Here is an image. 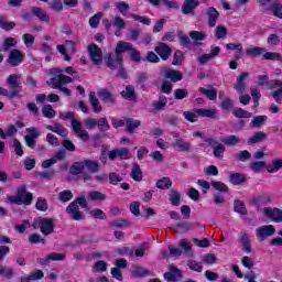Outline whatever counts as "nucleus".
<instances>
[{
    "label": "nucleus",
    "instance_id": "nucleus-1",
    "mask_svg": "<svg viewBox=\"0 0 282 282\" xmlns=\"http://www.w3.org/2000/svg\"><path fill=\"white\" fill-rule=\"evenodd\" d=\"M258 85L259 87H268V89H278L272 93V98L275 102L281 104L282 101V82L279 79H272L268 77V75H259L258 76Z\"/></svg>",
    "mask_w": 282,
    "mask_h": 282
},
{
    "label": "nucleus",
    "instance_id": "nucleus-2",
    "mask_svg": "<svg viewBox=\"0 0 282 282\" xmlns=\"http://www.w3.org/2000/svg\"><path fill=\"white\" fill-rule=\"evenodd\" d=\"M79 206L82 208H87L88 203L85 195L77 197L66 207V213L70 215V219H74V221H80L82 219H85V214L80 212Z\"/></svg>",
    "mask_w": 282,
    "mask_h": 282
},
{
    "label": "nucleus",
    "instance_id": "nucleus-3",
    "mask_svg": "<svg viewBox=\"0 0 282 282\" xmlns=\"http://www.w3.org/2000/svg\"><path fill=\"white\" fill-rule=\"evenodd\" d=\"M8 200L10 202V204H17L18 206H21V204L30 206L34 200V196L32 195V193L28 192V186H25V184H22L18 187L17 195L9 196Z\"/></svg>",
    "mask_w": 282,
    "mask_h": 282
},
{
    "label": "nucleus",
    "instance_id": "nucleus-4",
    "mask_svg": "<svg viewBox=\"0 0 282 282\" xmlns=\"http://www.w3.org/2000/svg\"><path fill=\"white\" fill-rule=\"evenodd\" d=\"M6 83L9 87L6 97L10 98V100H13V98H18L23 89V85L21 84V75L11 74L8 76Z\"/></svg>",
    "mask_w": 282,
    "mask_h": 282
},
{
    "label": "nucleus",
    "instance_id": "nucleus-5",
    "mask_svg": "<svg viewBox=\"0 0 282 282\" xmlns=\"http://www.w3.org/2000/svg\"><path fill=\"white\" fill-rule=\"evenodd\" d=\"M105 63L109 69L117 70V78H122V80H127V69L122 65V59H116L113 53H108L105 56Z\"/></svg>",
    "mask_w": 282,
    "mask_h": 282
},
{
    "label": "nucleus",
    "instance_id": "nucleus-6",
    "mask_svg": "<svg viewBox=\"0 0 282 282\" xmlns=\"http://www.w3.org/2000/svg\"><path fill=\"white\" fill-rule=\"evenodd\" d=\"M55 224L56 220L54 218L37 217L32 223V228H34V230L40 229L42 235H44V237H47L48 235H52V232H54Z\"/></svg>",
    "mask_w": 282,
    "mask_h": 282
},
{
    "label": "nucleus",
    "instance_id": "nucleus-7",
    "mask_svg": "<svg viewBox=\"0 0 282 282\" xmlns=\"http://www.w3.org/2000/svg\"><path fill=\"white\" fill-rule=\"evenodd\" d=\"M26 135L24 142L29 149H36V140L41 138V131L36 127L26 128Z\"/></svg>",
    "mask_w": 282,
    "mask_h": 282
},
{
    "label": "nucleus",
    "instance_id": "nucleus-8",
    "mask_svg": "<svg viewBox=\"0 0 282 282\" xmlns=\"http://www.w3.org/2000/svg\"><path fill=\"white\" fill-rule=\"evenodd\" d=\"M205 142H207L208 147L213 148L214 156H216L218 160L224 159V153H226V145L219 143V141L213 138L205 139Z\"/></svg>",
    "mask_w": 282,
    "mask_h": 282
},
{
    "label": "nucleus",
    "instance_id": "nucleus-9",
    "mask_svg": "<svg viewBox=\"0 0 282 282\" xmlns=\"http://www.w3.org/2000/svg\"><path fill=\"white\" fill-rule=\"evenodd\" d=\"M275 234H276V229L272 225H264L256 229V235L259 241H265L268 237H272V235H275Z\"/></svg>",
    "mask_w": 282,
    "mask_h": 282
},
{
    "label": "nucleus",
    "instance_id": "nucleus-10",
    "mask_svg": "<svg viewBox=\"0 0 282 282\" xmlns=\"http://www.w3.org/2000/svg\"><path fill=\"white\" fill-rule=\"evenodd\" d=\"M132 47L133 44L124 41H119L115 48V54H112L115 61H123L122 54H124V52H131Z\"/></svg>",
    "mask_w": 282,
    "mask_h": 282
},
{
    "label": "nucleus",
    "instance_id": "nucleus-11",
    "mask_svg": "<svg viewBox=\"0 0 282 282\" xmlns=\"http://www.w3.org/2000/svg\"><path fill=\"white\" fill-rule=\"evenodd\" d=\"M88 52L94 65H102V50L100 47L93 43L88 46Z\"/></svg>",
    "mask_w": 282,
    "mask_h": 282
},
{
    "label": "nucleus",
    "instance_id": "nucleus-12",
    "mask_svg": "<svg viewBox=\"0 0 282 282\" xmlns=\"http://www.w3.org/2000/svg\"><path fill=\"white\" fill-rule=\"evenodd\" d=\"M171 147L174 149V151H181L183 153H189V151L193 150V144H191V142L186 141L184 138L175 139Z\"/></svg>",
    "mask_w": 282,
    "mask_h": 282
},
{
    "label": "nucleus",
    "instance_id": "nucleus-13",
    "mask_svg": "<svg viewBox=\"0 0 282 282\" xmlns=\"http://www.w3.org/2000/svg\"><path fill=\"white\" fill-rule=\"evenodd\" d=\"M23 58H25V54H23L21 51L14 48L10 52L8 57V63L11 65V67H17L23 63Z\"/></svg>",
    "mask_w": 282,
    "mask_h": 282
},
{
    "label": "nucleus",
    "instance_id": "nucleus-14",
    "mask_svg": "<svg viewBox=\"0 0 282 282\" xmlns=\"http://www.w3.org/2000/svg\"><path fill=\"white\" fill-rule=\"evenodd\" d=\"M263 215L268 217V219H272L275 224H281L282 221V210L279 208L264 207L262 210Z\"/></svg>",
    "mask_w": 282,
    "mask_h": 282
},
{
    "label": "nucleus",
    "instance_id": "nucleus-15",
    "mask_svg": "<svg viewBox=\"0 0 282 282\" xmlns=\"http://www.w3.org/2000/svg\"><path fill=\"white\" fill-rule=\"evenodd\" d=\"M164 279L169 282H177L182 281L184 275L182 274V270L177 269L175 265H171L170 271L164 273Z\"/></svg>",
    "mask_w": 282,
    "mask_h": 282
},
{
    "label": "nucleus",
    "instance_id": "nucleus-16",
    "mask_svg": "<svg viewBox=\"0 0 282 282\" xmlns=\"http://www.w3.org/2000/svg\"><path fill=\"white\" fill-rule=\"evenodd\" d=\"M154 52L162 58V61H169L171 58V54H173V50L165 43H160L155 48Z\"/></svg>",
    "mask_w": 282,
    "mask_h": 282
},
{
    "label": "nucleus",
    "instance_id": "nucleus-17",
    "mask_svg": "<svg viewBox=\"0 0 282 282\" xmlns=\"http://www.w3.org/2000/svg\"><path fill=\"white\" fill-rule=\"evenodd\" d=\"M270 202H272V198L270 197V195L264 194V195L253 197L250 204L251 206H256V208L260 210L261 206H265L267 204H270Z\"/></svg>",
    "mask_w": 282,
    "mask_h": 282
},
{
    "label": "nucleus",
    "instance_id": "nucleus-18",
    "mask_svg": "<svg viewBox=\"0 0 282 282\" xmlns=\"http://www.w3.org/2000/svg\"><path fill=\"white\" fill-rule=\"evenodd\" d=\"M124 100H130L131 102H138V94L135 88L131 85L126 86L124 90L120 93Z\"/></svg>",
    "mask_w": 282,
    "mask_h": 282
},
{
    "label": "nucleus",
    "instance_id": "nucleus-19",
    "mask_svg": "<svg viewBox=\"0 0 282 282\" xmlns=\"http://www.w3.org/2000/svg\"><path fill=\"white\" fill-rule=\"evenodd\" d=\"M250 77V73H241L238 78L236 84L234 85V89L238 91V94H243L246 91V79Z\"/></svg>",
    "mask_w": 282,
    "mask_h": 282
},
{
    "label": "nucleus",
    "instance_id": "nucleus-20",
    "mask_svg": "<svg viewBox=\"0 0 282 282\" xmlns=\"http://www.w3.org/2000/svg\"><path fill=\"white\" fill-rule=\"evenodd\" d=\"M219 52H221V48L219 46H216L212 50L209 54H203L202 56H198L197 61L200 65H206L208 61L217 58V56H219Z\"/></svg>",
    "mask_w": 282,
    "mask_h": 282
},
{
    "label": "nucleus",
    "instance_id": "nucleus-21",
    "mask_svg": "<svg viewBox=\"0 0 282 282\" xmlns=\"http://www.w3.org/2000/svg\"><path fill=\"white\" fill-rule=\"evenodd\" d=\"M199 6V0H185L182 6L183 14H193L195 8Z\"/></svg>",
    "mask_w": 282,
    "mask_h": 282
},
{
    "label": "nucleus",
    "instance_id": "nucleus-22",
    "mask_svg": "<svg viewBox=\"0 0 282 282\" xmlns=\"http://www.w3.org/2000/svg\"><path fill=\"white\" fill-rule=\"evenodd\" d=\"M31 12L33 17L39 18L42 23H50V15L45 10L41 9L40 7H32Z\"/></svg>",
    "mask_w": 282,
    "mask_h": 282
},
{
    "label": "nucleus",
    "instance_id": "nucleus-23",
    "mask_svg": "<svg viewBox=\"0 0 282 282\" xmlns=\"http://www.w3.org/2000/svg\"><path fill=\"white\" fill-rule=\"evenodd\" d=\"M98 97L102 102L111 105L116 104V97H113V94H111V91H109L107 88H101L98 91Z\"/></svg>",
    "mask_w": 282,
    "mask_h": 282
},
{
    "label": "nucleus",
    "instance_id": "nucleus-24",
    "mask_svg": "<svg viewBox=\"0 0 282 282\" xmlns=\"http://www.w3.org/2000/svg\"><path fill=\"white\" fill-rule=\"evenodd\" d=\"M208 18V25L209 28H215L217 25V19H219V11L214 7H209L206 11Z\"/></svg>",
    "mask_w": 282,
    "mask_h": 282
},
{
    "label": "nucleus",
    "instance_id": "nucleus-25",
    "mask_svg": "<svg viewBox=\"0 0 282 282\" xmlns=\"http://www.w3.org/2000/svg\"><path fill=\"white\" fill-rule=\"evenodd\" d=\"M198 91L203 94V96H206L208 100H217V88H214L213 85H208L206 88H199Z\"/></svg>",
    "mask_w": 282,
    "mask_h": 282
},
{
    "label": "nucleus",
    "instance_id": "nucleus-26",
    "mask_svg": "<svg viewBox=\"0 0 282 282\" xmlns=\"http://www.w3.org/2000/svg\"><path fill=\"white\" fill-rule=\"evenodd\" d=\"M130 177L134 182H142L144 174L142 173V169H140V164L133 163L132 164V170L130 172Z\"/></svg>",
    "mask_w": 282,
    "mask_h": 282
},
{
    "label": "nucleus",
    "instance_id": "nucleus-27",
    "mask_svg": "<svg viewBox=\"0 0 282 282\" xmlns=\"http://www.w3.org/2000/svg\"><path fill=\"white\" fill-rule=\"evenodd\" d=\"M89 104L95 113H100V111H102V105H100V100L96 97V91L89 93Z\"/></svg>",
    "mask_w": 282,
    "mask_h": 282
},
{
    "label": "nucleus",
    "instance_id": "nucleus-28",
    "mask_svg": "<svg viewBox=\"0 0 282 282\" xmlns=\"http://www.w3.org/2000/svg\"><path fill=\"white\" fill-rule=\"evenodd\" d=\"M165 78H169L172 83H180L184 78V75L180 70L169 68L165 70Z\"/></svg>",
    "mask_w": 282,
    "mask_h": 282
},
{
    "label": "nucleus",
    "instance_id": "nucleus-29",
    "mask_svg": "<svg viewBox=\"0 0 282 282\" xmlns=\"http://www.w3.org/2000/svg\"><path fill=\"white\" fill-rule=\"evenodd\" d=\"M230 184L234 186H241V184H246V174L243 173H231L229 175Z\"/></svg>",
    "mask_w": 282,
    "mask_h": 282
},
{
    "label": "nucleus",
    "instance_id": "nucleus-30",
    "mask_svg": "<svg viewBox=\"0 0 282 282\" xmlns=\"http://www.w3.org/2000/svg\"><path fill=\"white\" fill-rule=\"evenodd\" d=\"M131 274L135 279H142L143 276H149V274H151V271H149L144 267L133 265L131 270Z\"/></svg>",
    "mask_w": 282,
    "mask_h": 282
},
{
    "label": "nucleus",
    "instance_id": "nucleus-31",
    "mask_svg": "<svg viewBox=\"0 0 282 282\" xmlns=\"http://www.w3.org/2000/svg\"><path fill=\"white\" fill-rule=\"evenodd\" d=\"M196 113L198 115V118H214L217 119L218 112L217 109H196Z\"/></svg>",
    "mask_w": 282,
    "mask_h": 282
},
{
    "label": "nucleus",
    "instance_id": "nucleus-32",
    "mask_svg": "<svg viewBox=\"0 0 282 282\" xmlns=\"http://www.w3.org/2000/svg\"><path fill=\"white\" fill-rule=\"evenodd\" d=\"M142 122L140 120H135L133 118H127L126 119V131L128 133H135V129L140 127Z\"/></svg>",
    "mask_w": 282,
    "mask_h": 282
},
{
    "label": "nucleus",
    "instance_id": "nucleus-33",
    "mask_svg": "<svg viewBox=\"0 0 282 282\" xmlns=\"http://www.w3.org/2000/svg\"><path fill=\"white\" fill-rule=\"evenodd\" d=\"M263 140H268V134L263 131H258L251 138L248 139L247 144H257L259 142H263Z\"/></svg>",
    "mask_w": 282,
    "mask_h": 282
},
{
    "label": "nucleus",
    "instance_id": "nucleus-34",
    "mask_svg": "<svg viewBox=\"0 0 282 282\" xmlns=\"http://www.w3.org/2000/svg\"><path fill=\"white\" fill-rule=\"evenodd\" d=\"M47 131H53V133H57V135H62V138H67V129L63 127L61 123H55L54 126H46Z\"/></svg>",
    "mask_w": 282,
    "mask_h": 282
},
{
    "label": "nucleus",
    "instance_id": "nucleus-35",
    "mask_svg": "<svg viewBox=\"0 0 282 282\" xmlns=\"http://www.w3.org/2000/svg\"><path fill=\"white\" fill-rule=\"evenodd\" d=\"M90 202H105L107 199V194L98 191H90L87 195Z\"/></svg>",
    "mask_w": 282,
    "mask_h": 282
},
{
    "label": "nucleus",
    "instance_id": "nucleus-36",
    "mask_svg": "<svg viewBox=\"0 0 282 282\" xmlns=\"http://www.w3.org/2000/svg\"><path fill=\"white\" fill-rule=\"evenodd\" d=\"M268 121V116H256L249 123L251 129H259V127H263V123Z\"/></svg>",
    "mask_w": 282,
    "mask_h": 282
},
{
    "label": "nucleus",
    "instance_id": "nucleus-37",
    "mask_svg": "<svg viewBox=\"0 0 282 282\" xmlns=\"http://www.w3.org/2000/svg\"><path fill=\"white\" fill-rule=\"evenodd\" d=\"M173 186V181H171V177H162L159 181H156V188H160L161 191H169Z\"/></svg>",
    "mask_w": 282,
    "mask_h": 282
},
{
    "label": "nucleus",
    "instance_id": "nucleus-38",
    "mask_svg": "<svg viewBox=\"0 0 282 282\" xmlns=\"http://www.w3.org/2000/svg\"><path fill=\"white\" fill-rule=\"evenodd\" d=\"M246 54L247 56H251V58H259L261 54H265V48L259 46L247 48Z\"/></svg>",
    "mask_w": 282,
    "mask_h": 282
},
{
    "label": "nucleus",
    "instance_id": "nucleus-39",
    "mask_svg": "<svg viewBox=\"0 0 282 282\" xmlns=\"http://www.w3.org/2000/svg\"><path fill=\"white\" fill-rule=\"evenodd\" d=\"M282 169V159L273 160L270 164L267 165L268 173H278Z\"/></svg>",
    "mask_w": 282,
    "mask_h": 282
},
{
    "label": "nucleus",
    "instance_id": "nucleus-40",
    "mask_svg": "<svg viewBox=\"0 0 282 282\" xmlns=\"http://www.w3.org/2000/svg\"><path fill=\"white\" fill-rule=\"evenodd\" d=\"M234 212L238 215H248V209H246V204L242 200H234Z\"/></svg>",
    "mask_w": 282,
    "mask_h": 282
},
{
    "label": "nucleus",
    "instance_id": "nucleus-41",
    "mask_svg": "<svg viewBox=\"0 0 282 282\" xmlns=\"http://www.w3.org/2000/svg\"><path fill=\"white\" fill-rule=\"evenodd\" d=\"M84 169H87L90 173H98L100 171V165L96 161L86 160L83 161Z\"/></svg>",
    "mask_w": 282,
    "mask_h": 282
},
{
    "label": "nucleus",
    "instance_id": "nucleus-42",
    "mask_svg": "<svg viewBox=\"0 0 282 282\" xmlns=\"http://www.w3.org/2000/svg\"><path fill=\"white\" fill-rule=\"evenodd\" d=\"M6 15H0V28L6 32H10V30H14L17 28V23L6 21Z\"/></svg>",
    "mask_w": 282,
    "mask_h": 282
},
{
    "label": "nucleus",
    "instance_id": "nucleus-43",
    "mask_svg": "<svg viewBox=\"0 0 282 282\" xmlns=\"http://www.w3.org/2000/svg\"><path fill=\"white\" fill-rule=\"evenodd\" d=\"M85 171V165L83 162H75L69 167L70 175H80Z\"/></svg>",
    "mask_w": 282,
    "mask_h": 282
},
{
    "label": "nucleus",
    "instance_id": "nucleus-44",
    "mask_svg": "<svg viewBox=\"0 0 282 282\" xmlns=\"http://www.w3.org/2000/svg\"><path fill=\"white\" fill-rule=\"evenodd\" d=\"M240 243L245 252H252V247L250 246V238H248V235L240 234Z\"/></svg>",
    "mask_w": 282,
    "mask_h": 282
},
{
    "label": "nucleus",
    "instance_id": "nucleus-45",
    "mask_svg": "<svg viewBox=\"0 0 282 282\" xmlns=\"http://www.w3.org/2000/svg\"><path fill=\"white\" fill-rule=\"evenodd\" d=\"M110 226L112 228H129V226H131V221L127 220V219L119 218V219L112 220L110 223Z\"/></svg>",
    "mask_w": 282,
    "mask_h": 282
},
{
    "label": "nucleus",
    "instance_id": "nucleus-46",
    "mask_svg": "<svg viewBox=\"0 0 282 282\" xmlns=\"http://www.w3.org/2000/svg\"><path fill=\"white\" fill-rule=\"evenodd\" d=\"M42 113L44 118H48L50 120H52V118H56V110L52 108V105L43 106Z\"/></svg>",
    "mask_w": 282,
    "mask_h": 282
},
{
    "label": "nucleus",
    "instance_id": "nucleus-47",
    "mask_svg": "<svg viewBox=\"0 0 282 282\" xmlns=\"http://www.w3.org/2000/svg\"><path fill=\"white\" fill-rule=\"evenodd\" d=\"M48 87L52 89H59L63 86L61 74L52 77L48 82H46Z\"/></svg>",
    "mask_w": 282,
    "mask_h": 282
},
{
    "label": "nucleus",
    "instance_id": "nucleus-48",
    "mask_svg": "<svg viewBox=\"0 0 282 282\" xmlns=\"http://www.w3.org/2000/svg\"><path fill=\"white\" fill-rule=\"evenodd\" d=\"M167 102L169 99H166V96H160L159 100L153 102V107L156 109V111H162L166 107Z\"/></svg>",
    "mask_w": 282,
    "mask_h": 282
},
{
    "label": "nucleus",
    "instance_id": "nucleus-49",
    "mask_svg": "<svg viewBox=\"0 0 282 282\" xmlns=\"http://www.w3.org/2000/svg\"><path fill=\"white\" fill-rule=\"evenodd\" d=\"M232 116H235V118H252V112H248V110L242 108H235L232 110Z\"/></svg>",
    "mask_w": 282,
    "mask_h": 282
},
{
    "label": "nucleus",
    "instance_id": "nucleus-50",
    "mask_svg": "<svg viewBox=\"0 0 282 282\" xmlns=\"http://www.w3.org/2000/svg\"><path fill=\"white\" fill-rule=\"evenodd\" d=\"M170 202L172 204V206H178L180 202L182 199V195L180 194V192L175 191V189H171L170 191Z\"/></svg>",
    "mask_w": 282,
    "mask_h": 282
},
{
    "label": "nucleus",
    "instance_id": "nucleus-51",
    "mask_svg": "<svg viewBox=\"0 0 282 282\" xmlns=\"http://www.w3.org/2000/svg\"><path fill=\"white\" fill-rule=\"evenodd\" d=\"M267 164L264 161H254L250 163V169L253 173H261L262 169H267Z\"/></svg>",
    "mask_w": 282,
    "mask_h": 282
},
{
    "label": "nucleus",
    "instance_id": "nucleus-52",
    "mask_svg": "<svg viewBox=\"0 0 282 282\" xmlns=\"http://www.w3.org/2000/svg\"><path fill=\"white\" fill-rule=\"evenodd\" d=\"M97 127H98L99 131H101V132L109 131V129H111L109 121L105 117H101L98 119Z\"/></svg>",
    "mask_w": 282,
    "mask_h": 282
},
{
    "label": "nucleus",
    "instance_id": "nucleus-53",
    "mask_svg": "<svg viewBox=\"0 0 282 282\" xmlns=\"http://www.w3.org/2000/svg\"><path fill=\"white\" fill-rule=\"evenodd\" d=\"M223 142L226 144V147H237V144L241 142V139L235 134H231L227 137Z\"/></svg>",
    "mask_w": 282,
    "mask_h": 282
},
{
    "label": "nucleus",
    "instance_id": "nucleus-54",
    "mask_svg": "<svg viewBox=\"0 0 282 282\" xmlns=\"http://www.w3.org/2000/svg\"><path fill=\"white\" fill-rule=\"evenodd\" d=\"M210 186H213L215 191H218V193H228L229 191L228 186L219 181H213Z\"/></svg>",
    "mask_w": 282,
    "mask_h": 282
},
{
    "label": "nucleus",
    "instance_id": "nucleus-55",
    "mask_svg": "<svg viewBox=\"0 0 282 282\" xmlns=\"http://www.w3.org/2000/svg\"><path fill=\"white\" fill-rule=\"evenodd\" d=\"M227 35H228V29L225 25L220 24L216 28V30H215L216 39H218V40L226 39Z\"/></svg>",
    "mask_w": 282,
    "mask_h": 282
},
{
    "label": "nucleus",
    "instance_id": "nucleus-56",
    "mask_svg": "<svg viewBox=\"0 0 282 282\" xmlns=\"http://www.w3.org/2000/svg\"><path fill=\"white\" fill-rule=\"evenodd\" d=\"M176 228L180 230V232H188V230H193V223L183 220L176 224Z\"/></svg>",
    "mask_w": 282,
    "mask_h": 282
},
{
    "label": "nucleus",
    "instance_id": "nucleus-57",
    "mask_svg": "<svg viewBox=\"0 0 282 282\" xmlns=\"http://www.w3.org/2000/svg\"><path fill=\"white\" fill-rule=\"evenodd\" d=\"M184 117H185V120H187L188 122H197L199 115L197 113V109H195L192 111H185Z\"/></svg>",
    "mask_w": 282,
    "mask_h": 282
},
{
    "label": "nucleus",
    "instance_id": "nucleus-58",
    "mask_svg": "<svg viewBox=\"0 0 282 282\" xmlns=\"http://www.w3.org/2000/svg\"><path fill=\"white\" fill-rule=\"evenodd\" d=\"M206 33L202 31H192L189 33V39H192V41H206Z\"/></svg>",
    "mask_w": 282,
    "mask_h": 282
},
{
    "label": "nucleus",
    "instance_id": "nucleus-59",
    "mask_svg": "<svg viewBox=\"0 0 282 282\" xmlns=\"http://www.w3.org/2000/svg\"><path fill=\"white\" fill-rule=\"evenodd\" d=\"M262 54L264 61H282V56L279 53L264 52Z\"/></svg>",
    "mask_w": 282,
    "mask_h": 282
},
{
    "label": "nucleus",
    "instance_id": "nucleus-60",
    "mask_svg": "<svg viewBox=\"0 0 282 282\" xmlns=\"http://www.w3.org/2000/svg\"><path fill=\"white\" fill-rule=\"evenodd\" d=\"M35 208H37V210H41L42 213H45V210H47L48 208L47 199L39 197L35 204Z\"/></svg>",
    "mask_w": 282,
    "mask_h": 282
},
{
    "label": "nucleus",
    "instance_id": "nucleus-61",
    "mask_svg": "<svg viewBox=\"0 0 282 282\" xmlns=\"http://www.w3.org/2000/svg\"><path fill=\"white\" fill-rule=\"evenodd\" d=\"M116 8L123 17H127V12H129L130 9L129 3L124 1L117 2Z\"/></svg>",
    "mask_w": 282,
    "mask_h": 282
},
{
    "label": "nucleus",
    "instance_id": "nucleus-62",
    "mask_svg": "<svg viewBox=\"0 0 282 282\" xmlns=\"http://www.w3.org/2000/svg\"><path fill=\"white\" fill-rule=\"evenodd\" d=\"M184 62V52L176 51L173 56L172 65H182Z\"/></svg>",
    "mask_w": 282,
    "mask_h": 282
},
{
    "label": "nucleus",
    "instance_id": "nucleus-63",
    "mask_svg": "<svg viewBox=\"0 0 282 282\" xmlns=\"http://www.w3.org/2000/svg\"><path fill=\"white\" fill-rule=\"evenodd\" d=\"M74 197L72 191L66 189L58 194L59 202H69Z\"/></svg>",
    "mask_w": 282,
    "mask_h": 282
},
{
    "label": "nucleus",
    "instance_id": "nucleus-64",
    "mask_svg": "<svg viewBox=\"0 0 282 282\" xmlns=\"http://www.w3.org/2000/svg\"><path fill=\"white\" fill-rule=\"evenodd\" d=\"M149 80V75L147 73H138L137 75V85L144 89V84Z\"/></svg>",
    "mask_w": 282,
    "mask_h": 282
}]
</instances>
